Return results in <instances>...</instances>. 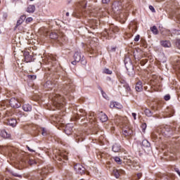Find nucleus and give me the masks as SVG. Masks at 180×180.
<instances>
[{
    "label": "nucleus",
    "mask_w": 180,
    "mask_h": 180,
    "mask_svg": "<svg viewBox=\"0 0 180 180\" xmlns=\"http://www.w3.org/2000/svg\"><path fill=\"white\" fill-rule=\"evenodd\" d=\"M12 175L13 176H18V178H22V175L20 174H18V173H15V172H11Z\"/></svg>",
    "instance_id": "obj_55"
},
{
    "label": "nucleus",
    "mask_w": 180,
    "mask_h": 180,
    "mask_svg": "<svg viewBox=\"0 0 180 180\" xmlns=\"http://www.w3.org/2000/svg\"><path fill=\"white\" fill-rule=\"evenodd\" d=\"M161 79L159 77L154 76L151 79V84L153 86H161Z\"/></svg>",
    "instance_id": "obj_15"
},
{
    "label": "nucleus",
    "mask_w": 180,
    "mask_h": 180,
    "mask_svg": "<svg viewBox=\"0 0 180 180\" xmlns=\"http://www.w3.org/2000/svg\"><path fill=\"white\" fill-rule=\"evenodd\" d=\"M148 61V60H147V59H143V60H141V65L143 66V65L147 64Z\"/></svg>",
    "instance_id": "obj_53"
},
{
    "label": "nucleus",
    "mask_w": 180,
    "mask_h": 180,
    "mask_svg": "<svg viewBox=\"0 0 180 180\" xmlns=\"http://www.w3.org/2000/svg\"><path fill=\"white\" fill-rule=\"evenodd\" d=\"M118 81H119V82H120V84H122V86L127 85V84L126 82V80H124V79H123V77H118Z\"/></svg>",
    "instance_id": "obj_45"
},
{
    "label": "nucleus",
    "mask_w": 180,
    "mask_h": 180,
    "mask_svg": "<svg viewBox=\"0 0 180 180\" xmlns=\"http://www.w3.org/2000/svg\"><path fill=\"white\" fill-rule=\"evenodd\" d=\"M135 89L136 92H141L143 91V82L139 80L136 83Z\"/></svg>",
    "instance_id": "obj_24"
},
{
    "label": "nucleus",
    "mask_w": 180,
    "mask_h": 180,
    "mask_svg": "<svg viewBox=\"0 0 180 180\" xmlns=\"http://www.w3.org/2000/svg\"><path fill=\"white\" fill-rule=\"evenodd\" d=\"M34 160H32V159H30L29 160H28V164L30 165H33V164H34Z\"/></svg>",
    "instance_id": "obj_59"
},
{
    "label": "nucleus",
    "mask_w": 180,
    "mask_h": 180,
    "mask_svg": "<svg viewBox=\"0 0 180 180\" xmlns=\"http://www.w3.org/2000/svg\"><path fill=\"white\" fill-rule=\"evenodd\" d=\"M62 79L64 82H65V81H67V82L63 84V87L61 91L67 98L71 99V98H70V96H71V93H70V91H72V84L71 82V79H68L66 75L63 76Z\"/></svg>",
    "instance_id": "obj_3"
},
{
    "label": "nucleus",
    "mask_w": 180,
    "mask_h": 180,
    "mask_svg": "<svg viewBox=\"0 0 180 180\" xmlns=\"http://www.w3.org/2000/svg\"><path fill=\"white\" fill-rule=\"evenodd\" d=\"M120 18L122 20V22H123V23H124V22H126V20H127V16L125 15H124L123 13L120 14Z\"/></svg>",
    "instance_id": "obj_43"
},
{
    "label": "nucleus",
    "mask_w": 180,
    "mask_h": 180,
    "mask_svg": "<svg viewBox=\"0 0 180 180\" xmlns=\"http://www.w3.org/2000/svg\"><path fill=\"white\" fill-rule=\"evenodd\" d=\"M164 99L165 101H169V99H171V96H169V94H167L165 96Z\"/></svg>",
    "instance_id": "obj_54"
},
{
    "label": "nucleus",
    "mask_w": 180,
    "mask_h": 180,
    "mask_svg": "<svg viewBox=\"0 0 180 180\" xmlns=\"http://www.w3.org/2000/svg\"><path fill=\"white\" fill-rule=\"evenodd\" d=\"M33 20V18L32 17H29L26 19V22L27 23H30Z\"/></svg>",
    "instance_id": "obj_57"
},
{
    "label": "nucleus",
    "mask_w": 180,
    "mask_h": 180,
    "mask_svg": "<svg viewBox=\"0 0 180 180\" xmlns=\"http://www.w3.org/2000/svg\"><path fill=\"white\" fill-rule=\"evenodd\" d=\"M124 88H125L126 92H130L131 91V89H130V86H129L128 84L123 85Z\"/></svg>",
    "instance_id": "obj_48"
},
{
    "label": "nucleus",
    "mask_w": 180,
    "mask_h": 180,
    "mask_svg": "<svg viewBox=\"0 0 180 180\" xmlns=\"http://www.w3.org/2000/svg\"><path fill=\"white\" fill-rule=\"evenodd\" d=\"M131 116H132V117H134V120H137V114L136 113L132 112Z\"/></svg>",
    "instance_id": "obj_58"
},
{
    "label": "nucleus",
    "mask_w": 180,
    "mask_h": 180,
    "mask_svg": "<svg viewBox=\"0 0 180 180\" xmlns=\"http://www.w3.org/2000/svg\"><path fill=\"white\" fill-rule=\"evenodd\" d=\"M35 10L36 7L34 5H30L27 8V12H28V13H33Z\"/></svg>",
    "instance_id": "obj_36"
},
{
    "label": "nucleus",
    "mask_w": 180,
    "mask_h": 180,
    "mask_svg": "<svg viewBox=\"0 0 180 180\" xmlns=\"http://www.w3.org/2000/svg\"><path fill=\"white\" fill-rule=\"evenodd\" d=\"M114 161H115L117 162V164H118L119 165H120L122 164V160L120 159V158L119 157H115L113 158Z\"/></svg>",
    "instance_id": "obj_47"
},
{
    "label": "nucleus",
    "mask_w": 180,
    "mask_h": 180,
    "mask_svg": "<svg viewBox=\"0 0 180 180\" xmlns=\"http://www.w3.org/2000/svg\"><path fill=\"white\" fill-rule=\"evenodd\" d=\"M141 176H143V173H138L136 175L134 176L131 179L139 180L141 179Z\"/></svg>",
    "instance_id": "obj_41"
},
{
    "label": "nucleus",
    "mask_w": 180,
    "mask_h": 180,
    "mask_svg": "<svg viewBox=\"0 0 180 180\" xmlns=\"http://www.w3.org/2000/svg\"><path fill=\"white\" fill-rule=\"evenodd\" d=\"M176 70H179V72L180 71V60H177L176 63Z\"/></svg>",
    "instance_id": "obj_50"
},
{
    "label": "nucleus",
    "mask_w": 180,
    "mask_h": 180,
    "mask_svg": "<svg viewBox=\"0 0 180 180\" xmlns=\"http://www.w3.org/2000/svg\"><path fill=\"white\" fill-rule=\"evenodd\" d=\"M6 116H7V117L12 116V113H10L9 111H6Z\"/></svg>",
    "instance_id": "obj_63"
},
{
    "label": "nucleus",
    "mask_w": 180,
    "mask_h": 180,
    "mask_svg": "<svg viewBox=\"0 0 180 180\" xmlns=\"http://www.w3.org/2000/svg\"><path fill=\"white\" fill-rule=\"evenodd\" d=\"M7 124H8L9 126H12V127H15V126L18 124V121L15 118H8L7 120Z\"/></svg>",
    "instance_id": "obj_25"
},
{
    "label": "nucleus",
    "mask_w": 180,
    "mask_h": 180,
    "mask_svg": "<svg viewBox=\"0 0 180 180\" xmlns=\"http://www.w3.org/2000/svg\"><path fill=\"white\" fill-rule=\"evenodd\" d=\"M159 131L164 137H171L174 134V129L166 125L165 127L159 128Z\"/></svg>",
    "instance_id": "obj_6"
},
{
    "label": "nucleus",
    "mask_w": 180,
    "mask_h": 180,
    "mask_svg": "<svg viewBox=\"0 0 180 180\" xmlns=\"http://www.w3.org/2000/svg\"><path fill=\"white\" fill-rule=\"evenodd\" d=\"M65 132L66 133V134H68V136H70V134L72 133V124H67L65 129Z\"/></svg>",
    "instance_id": "obj_26"
},
{
    "label": "nucleus",
    "mask_w": 180,
    "mask_h": 180,
    "mask_svg": "<svg viewBox=\"0 0 180 180\" xmlns=\"http://www.w3.org/2000/svg\"><path fill=\"white\" fill-rule=\"evenodd\" d=\"M52 172H54V167L51 165H48L38 171V179L44 180L49 174H51Z\"/></svg>",
    "instance_id": "obj_5"
},
{
    "label": "nucleus",
    "mask_w": 180,
    "mask_h": 180,
    "mask_svg": "<svg viewBox=\"0 0 180 180\" xmlns=\"http://www.w3.org/2000/svg\"><path fill=\"white\" fill-rule=\"evenodd\" d=\"M149 9H150V11H151V12H153V13H155V8H154V6H149Z\"/></svg>",
    "instance_id": "obj_56"
},
{
    "label": "nucleus",
    "mask_w": 180,
    "mask_h": 180,
    "mask_svg": "<svg viewBox=\"0 0 180 180\" xmlns=\"http://www.w3.org/2000/svg\"><path fill=\"white\" fill-rule=\"evenodd\" d=\"M56 83L53 82L51 80H48L44 84V88L46 89V91H51L53 88H55Z\"/></svg>",
    "instance_id": "obj_13"
},
{
    "label": "nucleus",
    "mask_w": 180,
    "mask_h": 180,
    "mask_svg": "<svg viewBox=\"0 0 180 180\" xmlns=\"http://www.w3.org/2000/svg\"><path fill=\"white\" fill-rule=\"evenodd\" d=\"M145 115H146V116H148V117H151V116H153V112H151L150 109H146Z\"/></svg>",
    "instance_id": "obj_44"
},
{
    "label": "nucleus",
    "mask_w": 180,
    "mask_h": 180,
    "mask_svg": "<svg viewBox=\"0 0 180 180\" xmlns=\"http://www.w3.org/2000/svg\"><path fill=\"white\" fill-rule=\"evenodd\" d=\"M49 99L52 101L54 108L59 110L62 109L63 112H60L59 115L53 117V122L56 123H61L63 122L61 116L65 115V112H64V107L67 103L65 97L62 96L61 94L54 93L49 95Z\"/></svg>",
    "instance_id": "obj_1"
},
{
    "label": "nucleus",
    "mask_w": 180,
    "mask_h": 180,
    "mask_svg": "<svg viewBox=\"0 0 180 180\" xmlns=\"http://www.w3.org/2000/svg\"><path fill=\"white\" fill-rule=\"evenodd\" d=\"M74 169L77 174H79L80 175L85 174V167H84V166L79 163H76L74 165Z\"/></svg>",
    "instance_id": "obj_10"
},
{
    "label": "nucleus",
    "mask_w": 180,
    "mask_h": 180,
    "mask_svg": "<svg viewBox=\"0 0 180 180\" xmlns=\"http://www.w3.org/2000/svg\"><path fill=\"white\" fill-rule=\"evenodd\" d=\"M22 23H23V21L20 20V18H19L17 21L16 27H18V26H20V25H22Z\"/></svg>",
    "instance_id": "obj_51"
},
{
    "label": "nucleus",
    "mask_w": 180,
    "mask_h": 180,
    "mask_svg": "<svg viewBox=\"0 0 180 180\" xmlns=\"http://www.w3.org/2000/svg\"><path fill=\"white\" fill-rule=\"evenodd\" d=\"M176 47L180 50V39H176Z\"/></svg>",
    "instance_id": "obj_52"
},
{
    "label": "nucleus",
    "mask_w": 180,
    "mask_h": 180,
    "mask_svg": "<svg viewBox=\"0 0 180 180\" xmlns=\"http://www.w3.org/2000/svg\"><path fill=\"white\" fill-rule=\"evenodd\" d=\"M22 103H25V100L22 98H11L9 101H0V110H5L8 106L18 109L22 106Z\"/></svg>",
    "instance_id": "obj_2"
},
{
    "label": "nucleus",
    "mask_w": 180,
    "mask_h": 180,
    "mask_svg": "<svg viewBox=\"0 0 180 180\" xmlns=\"http://www.w3.org/2000/svg\"><path fill=\"white\" fill-rule=\"evenodd\" d=\"M25 19H26V15H21L20 17V20H22V22H25Z\"/></svg>",
    "instance_id": "obj_62"
},
{
    "label": "nucleus",
    "mask_w": 180,
    "mask_h": 180,
    "mask_svg": "<svg viewBox=\"0 0 180 180\" xmlns=\"http://www.w3.org/2000/svg\"><path fill=\"white\" fill-rule=\"evenodd\" d=\"M74 58L75 61H77V63H79L80 61L82 64H83L84 65L86 64V60H85V58L84 57V56H81V52L75 53Z\"/></svg>",
    "instance_id": "obj_9"
},
{
    "label": "nucleus",
    "mask_w": 180,
    "mask_h": 180,
    "mask_svg": "<svg viewBox=\"0 0 180 180\" xmlns=\"http://www.w3.org/2000/svg\"><path fill=\"white\" fill-rule=\"evenodd\" d=\"M140 43H141V46L142 47H143L144 49H147L148 47V45H147V41H146V39H141V41H140Z\"/></svg>",
    "instance_id": "obj_39"
},
{
    "label": "nucleus",
    "mask_w": 180,
    "mask_h": 180,
    "mask_svg": "<svg viewBox=\"0 0 180 180\" xmlns=\"http://www.w3.org/2000/svg\"><path fill=\"white\" fill-rule=\"evenodd\" d=\"M103 4H109L110 2V0H102Z\"/></svg>",
    "instance_id": "obj_64"
},
{
    "label": "nucleus",
    "mask_w": 180,
    "mask_h": 180,
    "mask_svg": "<svg viewBox=\"0 0 180 180\" xmlns=\"http://www.w3.org/2000/svg\"><path fill=\"white\" fill-rule=\"evenodd\" d=\"M110 107L116 108L117 109H122V105H120V103H118L117 102L111 103Z\"/></svg>",
    "instance_id": "obj_34"
},
{
    "label": "nucleus",
    "mask_w": 180,
    "mask_h": 180,
    "mask_svg": "<svg viewBox=\"0 0 180 180\" xmlns=\"http://www.w3.org/2000/svg\"><path fill=\"white\" fill-rule=\"evenodd\" d=\"M75 139L77 143L84 141V140L85 139V134H84V133H79L75 136Z\"/></svg>",
    "instance_id": "obj_23"
},
{
    "label": "nucleus",
    "mask_w": 180,
    "mask_h": 180,
    "mask_svg": "<svg viewBox=\"0 0 180 180\" xmlns=\"http://www.w3.org/2000/svg\"><path fill=\"white\" fill-rule=\"evenodd\" d=\"M129 32H131V36L137 32V23L136 22H131L129 25Z\"/></svg>",
    "instance_id": "obj_14"
},
{
    "label": "nucleus",
    "mask_w": 180,
    "mask_h": 180,
    "mask_svg": "<svg viewBox=\"0 0 180 180\" xmlns=\"http://www.w3.org/2000/svg\"><path fill=\"white\" fill-rule=\"evenodd\" d=\"M27 78L29 79H32L33 81V80L36 79V78H37V76H36L34 75H28Z\"/></svg>",
    "instance_id": "obj_49"
},
{
    "label": "nucleus",
    "mask_w": 180,
    "mask_h": 180,
    "mask_svg": "<svg viewBox=\"0 0 180 180\" xmlns=\"http://www.w3.org/2000/svg\"><path fill=\"white\" fill-rule=\"evenodd\" d=\"M103 74H106L107 75H112V74H113V72L112 70H109V68H105L103 70Z\"/></svg>",
    "instance_id": "obj_38"
},
{
    "label": "nucleus",
    "mask_w": 180,
    "mask_h": 180,
    "mask_svg": "<svg viewBox=\"0 0 180 180\" xmlns=\"http://www.w3.org/2000/svg\"><path fill=\"white\" fill-rule=\"evenodd\" d=\"M58 161L65 162V161H68V156L65 154H61V155L58 158Z\"/></svg>",
    "instance_id": "obj_32"
},
{
    "label": "nucleus",
    "mask_w": 180,
    "mask_h": 180,
    "mask_svg": "<svg viewBox=\"0 0 180 180\" xmlns=\"http://www.w3.org/2000/svg\"><path fill=\"white\" fill-rule=\"evenodd\" d=\"M112 174L115 178H119L121 175H124V170L123 169H113Z\"/></svg>",
    "instance_id": "obj_16"
},
{
    "label": "nucleus",
    "mask_w": 180,
    "mask_h": 180,
    "mask_svg": "<svg viewBox=\"0 0 180 180\" xmlns=\"http://www.w3.org/2000/svg\"><path fill=\"white\" fill-rule=\"evenodd\" d=\"M134 40V41H139V40H140V35L137 34Z\"/></svg>",
    "instance_id": "obj_61"
},
{
    "label": "nucleus",
    "mask_w": 180,
    "mask_h": 180,
    "mask_svg": "<svg viewBox=\"0 0 180 180\" xmlns=\"http://www.w3.org/2000/svg\"><path fill=\"white\" fill-rule=\"evenodd\" d=\"M23 56L24 61H25V63H30L33 61V56L30 55L28 51H24Z\"/></svg>",
    "instance_id": "obj_18"
},
{
    "label": "nucleus",
    "mask_w": 180,
    "mask_h": 180,
    "mask_svg": "<svg viewBox=\"0 0 180 180\" xmlns=\"http://www.w3.org/2000/svg\"><path fill=\"white\" fill-rule=\"evenodd\" d=\"M22 108L24 112H32V105L29 103L23 104Z\"/></svg>",
    "instance_id": "obj_27"
},
{
    "label": "nucleus",
    "mask_w": 180,
    "mask_h": 180,
    "mask_svg": "<svg viewBox=\"0 0 180 180\" xmlns=\"http://www.w3.org/2000/svg\"><path fill=\"white\" fill-rule=\"evenodd\" d=\"M127 165L131 167L132 169H136V171L140 169V163L139 162H136L134 160H129L127 161Z\"/></svg>",
    "instance_id": "obj_11"
},
{
    "label": "nucleus",
    "mask_w": 180,
    "mask_h": 180,
    "mask_svg": "<svg viewBox=\"0 0 180 180\" xmlns=\"http://www.w3.org/2000/svg\"><path fill=\"white\" fill-rule=\"evenodd\" d=\"M150 30L153 33V34H158V33H159L158 28H157V27L155 25L150 27Z\"/></svg>",
    "instance_id": "obj_40"
},
{
    "label": "nucleus",
    "mask_w": 180,
    "mask_h": 180,
    "mask_svg": "<svg viewBox=\"0 0 180 180\" xmlns=\"http://www.w3.org/2000/svg\"><path fill=\"white\" fill-rule=\"evenodd\" d=\"M49 37L53 40H56V41H58V43H63V38H61V37L58 35V32H51L49 34Z\"/></svg>",
    "instance_id": "obj_12"
},
{
    "label": "nucleus",
    "mask_w": 180,
    "mask_h": 180,
    "mask_svg": "<svg viewBox=\"0 0 180 180\" xmlns=\"http://www.w3.org/2000/svg\"><path fill=\"white\" fill-rule=\"evenodd\" d=\"M14 115H15V116H18V117H22V116L25 115V112H23L20 110H15L14 112Z\"/></svg>",
    "instance_id": "obj_37"
},
{
    "label": "nucleus",
    "mask_w": 180,
    "mask_h": 180,
    "mask_svg": "<svg viewBox=\"0 0 180 180\" xmlns=\"http://www.w3.org/2000/svg\"><path fill=\"white\" fill-rule=\"evenodd\" d=\"M86 51H88V53H90V54H96L98 53V50L96 49V47L89 45L86 48Z\"/></svg>",
    "instance_id": "obj_21"
},
{
    "label": "nucleus",
    "mask_w": 180,
    "mask_h": 180,
    "mask_svg": "<svg viewBox=\"0 0 180 180\" xmlns=\"http://www.w3.org/2000/svg\"><path fill=\"white\" fill-rule=\"evenodd\" d=\"M99 117L101 122H102L103 123L105 122H108V115H106V114H105L103 112H101L99 113Z\"/></svg>",
    "instance_id": "obj_28"
},
{
    "label": "nucleus",
    "mask_w": 180,
    "mask_h": 180,
    "mask_svg": "<svg viewBox=\"0 0 180 180\" xmlns=\"http://www.w3.org/2000/svg\"><path fill=\"white\" fill-rule=\"evenodd\" d=\"M95 120H96L95 112H90L89 115V122L91 124H94L95 127H96V122Z\"/></svg>",
    "instance_id": "obj_20"
},
{
    "label": "nucleus",
    "mask_w": 180,
    "mask_h": 180,
    "mask_svg": "<svg viewBox=\"0 0 180 180\" xmlns=\"http://www.w3.org/2000/svg\"><path fill=\"white\" fill-rule=\"evenodd\" d=\"M1 137H4V139H9L11 137V134H8L6 130H2L1 131Z\"/></svg>",
    "instance_id": "obj_35"
},
{
    "label": "nucleus",
    "mask_w": 180,
    "mask_h": 180,
    "mask_svg": "<svg viewBox=\"0 0 180 180\" xmlns=\"http://www.w3.org/2000/svg\"><path fill=\"white\" fill-rule=\"evenodd\" d=\"M115 123L117 124V126H119L120 129H123L126 124H127V121L126 120V118L120 116V115H116L115 117Z\"/></svg>",
    "instance_id": "obj_7"
},
{
    "label": "nucleus",
    "mask_w": 180,
    "mask_h": 180,
    "mask_svg": "<svg viewBox=\"0 0 180 180\" xmlns=\"http://www.w3.org/2000/svg\"><path fill=\"white\" fill-rule=\"evenodd\" d=\"M142 146L143 147L148 148L151 146V144L146 139H145L142 141Z\"/></svg>",
    "instance_id": "obj_42"
},
{
    "label": "nucleus",
    "mask_w": 180,
    "mask_h": 180,
    "mask_svg": "<svg viewBox=\"0 0 180 180\" xmlns=\"http://www.w3.org/2000/svg\"><path fill=\"white\" fill-rule=\"evenodd\" d=\"M81 117H86V112L84 109L79 110V112L75 115V120H79Z\"/></svg>",
    "instance_id": "obj_17"
},
{
    "label": "nucleus",
    "mask_w": 180,
    "mask_h": 180,
    "mask_svg": "<svg viewBox=\"0 0 180 180\" xmlns=\"http://www.w3.org/2000/svg\"><path fill=\"white\" fill-rule=\"evenodd\" d=\"M112 150L114 153H119L122 150V146L117 143H115L112 146Z\"/></svg>",
    "instance_id": "obj_30"
},
{
    "label": "nucleus",
    "mask_w": 180,
    "mask_h": 180,
    "mask_svg": "<svg viewBox=\"0 0 180 180\" xmlns=\"http://www.w3.org/2000/svg\"><path fill=\"white\" fill-rule=\"evenodd\" d=\"M122 129V134L127 140L133 137V130L129 127V124H126Z\"/></svg>",
    "instance_id": "obj_8"
},
{
    "label": "nucleus",
    "mask_w": 180,
    "mask_h": 180,
    "mask_svg": "<svg viewBox=\"0 0 180 180\" xmlns=\"http://www.w3.org/2000/svg\"><path fill=\"white\" fill-rule=\"evenodd\" d=\"M120 29L118 28L117 26L112 25L110 27V30H105L101 33V36L104 37V39H108V40L110 39H115L116 37V33H119Z\"/></svg>",
    "instance_id": "obj_4"
},
{
    "label": "nucleus",
    "mask_w": 180,
    "mask_h": 180,
    "mask_svg": "<svg viewBox=\"0 0 180 180\" xmlns=\"http://www.w3.org/2000/svg\"><path fill=\"white\" fill-rule=\"evenodd\" d=\"M160 44L161 46H162V47H165L166 49L171 47V41L168 40L160 41Z\"/></svg>",
    "instance_id": "obj_29"
},
{
    "label": "nucleus",
    "mask_w": 180,
    "mask_h": 180,
    "mask_svg": "<svg viewBox=\"0 0 180 180\" xmlns=\"http://www.w3.org/2000/svg\"><path fill=\"white\" fill-rule=\"evenodd\" d=\"M141 129L143 133L146 132V129H147V124L143 122L141 125Z\"/></svg>",
    "instance_id": "obj_46"
},
{
    "label": "nucleus",
    "mask_w": 180,
    "mask_h": 180,
    "mask_svg": "<svg viewBox=\"0 0 180 180\" xmlns=\"http://www.w3.org/2000/svg\"><path fill=\"white\" fill-rule=\"evenodd\" d=\"M49 58L51 61H57V58L53 56H49Z\"/></svg>",
    "instance_id": "obj_60"
},
{
    "label": "nucleus",
    "mask_w": 180,
    "mask_h": 180,
    "mask_svg": "<svg viewBox=\"0 0 180 180\" xmlns=\"http://www.w3.org/2000/svg\"><path fill=\"white\" fill-rule=\"evenodd\" d=\"M39 131L42 136H49V134H50V131L46 128H40Z\"/></svg>",
    "instance_id": "obj_31"
},
{
    "label": "nucleus",
    "mask_w": 180,
    "mask_h": 180,
    "mask_svg": "<svg viewBox=\"0 0 180 180\" xmlns=\"http://www.w3.org/2000/svg\"><path fill=\"white\" fill-rule=\"evenodd\" d=\"M156 180H169V178L167 174H158V177L156 178Z\"/></svg>",
    "instance_id": "obj_33"
},
{
    "label": "nucleus",
    "mask_w": 180,
    "mask_h": 180,
    "mask_svg": "<svg viewBox=\"0 0 180 180\" xmlns=\"http://www.w3.org/2000/svg\"><path fill=\"white\" fill-rule=\"evenodd\" d=\"M161 132H160V129H158V131L153 132L151 134V137L153 140H157V139H162V136Z\"/></svg>",
    "instance_id": "obj_22"
},
{
    "label": "nucleus",
    "mask_w": 180,
    "mask_h": 180,
    "mask_svg": "<svg viewBox=\"0 0 180 180\" xmlns=\"http://www.w3.org/2000/svg\"><path fill=\"white\" fill-rule=\"evenodd\" d=\"M166 113V117H172V116H174V113H175V111L174 110V108L172 107H167L165 110Z\"/></svg>",
    "instance_id": "obj_19"
}]
</instances>
